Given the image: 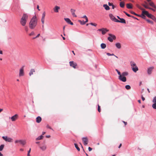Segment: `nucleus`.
I'll return each mask as SVG.
<instances>
[{
	"instance_id": "nucleus-58",
	"label": "nucleus",
	"mask_w": 156,
	"mask_h": 156,
	"mask_svg": "<svg viewBox=\"0 0 156 156\" xmlns=\"http://www.w3.org/2000/svg\"><path fill=\"white\" fill-rule=\"evenodd\" d=\"M153 17H152L151 18H150L152 19L153 20H154V19H155V16H153Z\"/></svg>"
},
{
	"instance_id": "nucleus-59",
	"label": "nucleus",
	"mask_w": 156,
	"mask_h": 156,
	"mask_svg": "<svg viewBox=\"0 0 156 156\" xmlns=\"http://www.w3.org/2000/svg\"><path fill=\"white\" fill-rule=\"evenodd\" d=\"M82 17L83 18H85V19L87 18V16L86 15L83 16Z\"/></svg>"
},
{
	"instance_id": "nucleus-24",
	"label": "nucleus",
	"mask_w": 156,
	"mask_h": 156,
	"mask_svg": "<svg viewBox=\"0 0 156 156\" xmlns=\"http://www.w3.org/2000/svg\"><path fill=\"white\" fill-rule=\"evenodd\" d=\"M103 7H104L105 9L106 10H109L110 8L108 6L107 4H104L103 5Z\"/></svg>"
},
{
	"instance_id": "nucleus-23",
	"label": "nucleus",
	"mask_w": 156,
	"mask_h": 156,
	"mask_svg": "<svg viewBox=\"0 0 156 156\" xmlns=\"http://www.w3.org/2000/svg\"><path fill=\"white\" fill-rule=\"evenodd\" d=\"M132 69L133 71L135 73L138 70V68L136 66L132 68Z\"/></svg>"
},
{
	"instance_id": "nucleus-15",
	"label": "nucleus",
	"mask_w": 156,
	"mask_h": 156,
	"mask_svg": "<svg viewBox=\"0 0 156 156\" xmlns=\"http://www.w3.org/2000/svg\"><path fill=\"white\" fill-rule=\"evenodd\" d=\"M45 16V12H44L43 13L42 16V18L41 19V21L42 22V23L43 24H44V18Z\"/></svg>"
},
{
	"instance_id": "nucleus-11",
	"label": "nucleus",
	"mask_w": 156,
	"mask_h": 156,
	"mask_svg": "<svg viewBox=\"0 0 156 156\" xmlns=\"http://www.w3.org/2000/svg\"><path fill=\"white\" fill-rule=\"evenodd\" d=\"M82 140L84 145L86 146L87 144L88 141L87 137H83Z\"/></svg>"
},
{
	"instance_id": "nucleus-5",
	"label": "nucleus",
	"mask_w": 156,
	"mask_h": 156,
	"mask_svg": "<svg viewBox=\"0 0 156 156\" xmlns=\"http://www.w3.org/2000/svg\"><path fill=\"white\" fill-rule=\"evenodd\" d=\"M97 31L101 32L102 34L103 35L105 34L107 32L109 31V30L106 28H102L101 29H98Z\"/></svg>"
},
{
	"instance_id": "nucleus-39",
	"label": "nucleus",
	"mask_w": 156,
	"mask_h": 156,
	"mask_svg": "<svg viewBox=\"0 0 156 156\" xmlns=\"http://www.w3.org/2000/svg\"><path fill=\"white\" fill-rule=\"evenodd\" d=\"M146 21L148 22V23H151V24H154V22L151 21V20H150L148 19H147L146 20Z\"/></svg>"
},
{
	"instance_id": "nucleus-32",
	"label": "nucleus",
	"mask_w": 156,
	"mask_h": 156,
	"mask_svg": "<svg viewBox=\"0 0 156 156\" xmlns=\"http://www.w3.org/2000/svg\"><path fill=\"white\" fill-rule=\"evenodd\" d=\"M125 3L124 2H121L120 3V6L122 8H124V7Z\"/></svg>"
},
{
	"instance_id": "nucleus-48",
	"label": "nucleus",
	"mask_w": 156,
	"mask_h": 156,
	"mask_svg": "<svg viewBox=\"0 0 156 156\" xmlns=\"http://www.w3.org/2000/svg\"><path fill=\"white\" fill-rule=\"evenodd\" d=\"M98 111L99 112H101L100 106L99 105H98Z\"/></svg>"
},
{
	"instance_id": "nucleus-8",
	"label": "nucleus",
	"mask_w": 156,
	"mask_h": 156,
	"mask_svg": "<svg viewBox=\"0 0 156 156\" xmlns=\"http://www.w3.org/2000/svg\"><path fill=\"white\" fill-rule=\"evenodd\" d=\"M2 138L7 142H11L12 141V139L10 137H8L7 136H3Z\"/></svg>"
},
{
	"instance_id": "nucleus-20",
	"label": "nucleus",
	"mask_w": 156,
	"mask_h": 156,
	"mask_svg": "<svg viewBox=\"0 0 156 156\" xmlns=\"http://www.w3.org/2000/svg\"><path fill=\"white\" fill-rule=\"evenodd\" d=\"M41 120V118L40 116H38L36 118V121L38 123H40Z\"/></svg>"
},
{
	"instance_id": "nucleus-35",
	"label": "nucleus",
	"mask_w": 156,
	"mask_h": 156,
	"mask_svg": "<svg viewBox=\"0 0 156 156\" xmlns=\"http://www.w3.org/2000/svg\"><path fill=\"white\" fill-rule=\"evenodd\" d=\"M108 5L109 6H112V9H113L115 8V7L114 5L112 3H111L109 2L108 3Z\"/></svg>"
},
{
	"instance_id": "nucleus-64",
	"label": "nucleus",
	"mask_w": 156,
	"mask_h": 156,
	"mask_svg": "<svg viewBox=\"0 0 156 156\" xmlns=\"http://www.w3.org/2000/svg\"><path fill=\"white\" fill-rule=\"evenodd\" d=\"M121 146H122V144H120V145H119V146L118 147V148H120V147Z\"/></svg>"
},
{
	"instance_id": "nucleus-46",
	"label": "nucleus",
	"mask_w": 156,
	"mask_h": 156,
	"mask_svg": "<svg viewBox=\"0 0 156 156\" xmlns=\"http://www.w3.org/2000/svg\"><path fill=\"white\" fill-rule=\"evenodd\" d=\"M24 29H25V31L27 32L28 31V27H24Z\"/></svg>"
},
{
	"instance_id": "nucleus-54",
	"label": "nucleus",
	"mask_w": 156,
	"mask_h": 156,
	"mask_svg": "<svg viewBox=\"0 0 156 156\" xmlns=\"http://www.w3.org/2000/svg\"><path fill=\"white\" fill-rule=\"evenodd\" d=\"M141 98H142V101H144L145 100L144 98V97L142 96Z\"/></svg>"
},
{
	"instance_id": "nucleus-21",
	"label": "nucleus",
	"mask_w": 156,
	"mask_h": 156,
	"mask_svg": "<svg viewBox=\"0 0 156 156\" xmlns=\"http://www.w3.org/2000/svg\"><path fill=\"white\" fill-rule=\"evenodd\" d=\"M60 9V7L57 6H55L54 8V11L55 12H58V10Z\"/></svg>"
},
{
	"instance_id": "nucleus-13",
	"label": "nucleus",
	"mask_w": 156,
	"mask_h": 156,
	"mask_svg": "<svg viewBox=\"0 0 156 156\" xmlns=\"http://www.w3.org/2000/svg\"><path fill=\"white\" fill-rule=\"evenodd\" d=\"M119 79L120 81L123 82H125L126 81V78L125 76H122V75L119 76Z\"/></svg>"
},
{
	"instance_id": "nucleus-27",
	"label": "nucleus",
	"mask_w": 156,
	"mask_h": 156,
	"mask_svg": "<svg viewBox=\"0 0 156 156\" xmlns=\"http://www.w3.org/2000/svg\"><path fill=\"white\" fill-rule=\"evenodd\" d=\"M106 44L105 43H102L101 44V47L102 49H105L106 47Z\"/></svg>"
},
{
	"instance_id": "nucleus-60",
	"label": "nucleus",
	"mask_w": 156,
	"mask_h": 156,
	"mask_svg": "<svg viewBox=\"0 0 156 156\" xmlns=\"http://www.w3.org/2000/svg\"><path fill=\"white\" fill-rule=\"evenodd\" d=\"M30 151H31V149L30 148V150L28 151L27 154H30Z\"/></svg>"
},
{
	"instance_id": "nucleus-61",
	"label": "nucleus",
	"mask_w": 156,
	"mask_h": 156,
	"mask_svg": "<svg viewBox=\"0 0 156 156\" xmlns=\"http://www.w3.org/2000/svg\"><path fill=\"white\" fill-rule=\"evenodd\" d=\"M37 9H38L39 11H40V10L39 9V6L37 5Z\"/></svg>"
},
{
	"instance_id": "nucleus-47",
	"label": "nucleus",
	"mask_w": 156,
	"mask_h": 156,
	"mask_svg": "<svg viewBox=\"0 0 156 156\" xmlns=\"http://www.w3.org/2000/svg\"><path fill=\"white\" fill-rule=\"evenodd\" d=\"M34 35V32H32L30 34H29V35L30 36H32Z\"/></svg>"
},
{
	"instance_id": "nucleus-18",
	"label": "nucleus",
	"mask_w": 156,
	"mask_h": 156,
	"mask_svg": "<svg viewBox=\"0 0 156 156\" xmlns=\"http://www.w3.org/2000/svg\"><path fill=\"white\" fill-rule=\"evenodd\" d=\"M75 10L71 9H70L71 12L72 13V14L73 16L75 17H76L77 16L75 14Z\"/></svg>"
},
{
	"instance_id": "nucleus-56",
	"label": "nucleus",
	"mask_w": 156,
	"mask_h": 156,
	"mask_svg": "<svg viewBox=\"0 0 156 156\" xmlns=\"http://www.w3.org/2000/svg\"><path fill=\"white\" fill-rule=\"evenodd\" d=\"M106 55L108 56H111V54L108 52L106 53Z\"/></svg>"
},
{
	"instance_id": "nucleus-17",
	"label": "nucleus",
	"mask_w": 156,
	"mask_h": 156,
	"mask_svg": "<svg viewBox=\"0 0 156 156\" xmlns=\"http://www.w3.org/2000/svg\"><path fill=\"white\" fill-rule=\"evenodd\" d=\"M18 116V115L17 114H16L13 116H12L11 118L12 121H15L16 119L17 118Z\"/></svg>"
},
{
	"instance_id": "nucleus-3",
	"label": "nucleus",
	"mask_w": 156,
	"mask_h": 156,
	"mask_svg": "<svg viewBox=\"0 0 156 156\" xmlns=\"http://www.w3.org/2000/svg\"><path fill=\"white\" fill-rule=\"evenodd\" d=\"M140 9H141V10L143 11V13H145V15H146L148 17L151 18V17H153V15L152 14L149 13V12L147 11H145L144 10V9L143 8H139Z\"/></svg>"
},
{
	"instance_id": "nucleus-50",
	"label": "nucleus",
	"mask_w": 156,
	"mask_h": 156,
	"mask_svg": "<svg viewBox=\"0 0 156 156\" xmlns=\"http://www.w3.org/2000/svg\"><path fill=\"white\" fill-rule=\"evenodd\" d=\"M142 5L145 8L147 9H148V6H147V5H146L144 4H143Z\"/></svg>"
},
{
	"instance_id": "nucleus-12",
	"label": "nucleus",
	"mask_w": 156,
	"mask_h": 156,
	"mask_svg": "<svg viewBox=\"0 0 156 156\" xmlns=\"http://www.w3.org/2000/svg\"><path fill=\"white\" fill-rule=\"evenodd\" d=\"M70 66L75 69L77 66V64L76 62H74L73 61H70L69 62Z\"/></svg>"
},
{
	"instance_id": "nucleus-26",
	"label": "nucleus",
	"mask_w": 156,
	"mask_h": 156,
	"mask_svg": "<svg viewBox=\"0 0 156 156\" xmlns=\"http://www.w3.org/2000/svg\"><path fill=\"white\" fill-rule=\"evenodd\" d=\"M116 47L118 49H120L121 48V45L119 43H117L115 44Z\"/></svg>"
},
{
	"instance_id": "nucleus-28",
	"label": "nucleus",
	"mask_w": 156,
	"mask_h": 156,
	"mask_svg": "<svg viewBox=\"0 0 156 156\" xmlns=\"http://www.w3.org/2000/svg\"><path fill=\"white\" fill-rule=\"evenodd\" d=\"M35 72V70L34 69H31L29 73V75L30 76L31 75H33V72Z\"/></svg>"
},
{
	"instance_id": "nucleus-49",
	"label": "nucleus",
	"mask_w": 156,
	"mask_h": 156,
	"mask_svg": "<svg viewBox=\"0 0 156 156\" xmlns=\"http://www.w3.org/2000/svg\"><path fill=\"white\" fill-rule=\"evenodd\" d=\"M142 5L145 8L147 9H148V6H147V5H146L144 4H143Z\"/></svg>"
},
{
	"instance_id": "nucleus-6",
	"label": "nucleus",
	"mask_w": 156,
	"mask_h": 156,
	"mask_svg": "<svg viewBox=\"0 0 156 156\" xmlns=\"http://www.w3.org/2000/svg\"><path fill=\"white\" fill-rule=\"evenodd\" d=\"M24 66H22L21 68L20 69L19 76H23L24 74Z\"/></svg>"
},
{
	"instance_id": "nucleus-36",
	"label": "nucleus",
	"mask_w": 156,
	"mask_h": 156,
	"mask_svg": "<svg viewBox=\"0 0 156 156\" xmlns=\"http://www.w3.org/2000/svg\"><path fill=\"white\" fill-rule=\"evenodd\" d=\"M78 21L81 24L83 25L85 24L86 23H85V22L83 21H81V20H78Z\"/></svg>"
},
{
	"instance_id": "nucleus-43",
	"label": "nucleus",
	"mask_w": 156,
	"mask_h": 156,
	"mask_svg": "<svg viewBox=\"0 0 156 156\" xmlns=\"http://www.w3.org/2000/svg\"><path fill=\"white\" fill-rule=\"evenodd\" d=\"M91 25L94 26V27H96L97 25V24L94 23H90Z\"/></svg>"
},
{
	"instance_id": "nucleus-62",
	"label": "nucleus",
	"mask_w": 156,
	"mask_h": 156,
	"mask_svg": "<svg viewBox=\"0 0 156 156\" xmlns=\"http://www.w3.org/2000/svg\"><path fill=\"white\" fill-rule=\"evenodd\" d=\"M46 137L47 138H49L50 137V135H46Z\"/></svg>"
},
{
	"instance_id": "nucleus-4",
	"label": "nucleus",
	"mask_w": 156,
	"mask_h": 156,
	"mask_svg": "<svg viewBox=\"0 0 156 156\" xmlns=\"http://www.w3.org/2000/svg\"><path fill=\"white\" fill-rule=\"evenodd\" d=\"M108 35L109 36L108 37V40L110 42H112L113 40L116 39V37L115 35L111 34H109Z\"/></svg>"
},
{
	"instance_id": "nucleus-10",
	"label": "nucleus",
	"mask_w": 156,
	"mask_h": 156,
	"mask_svg": "<svg viewBox=\"0 0 156 156\" xmlns=\"http://www.w3.org/2000/svg\"><path fill=\"white\" fill-rule=\"evenodd\" d=\"M15 143H20V144L24 145L26 144V142L25 140H16L15 141Z\"/></svg>"
},
{
	"instance_id": "nucleus-19",
	"label": "nucleus",
	"mask_w": 156,
	"mask_h": 156,
	"mask_svg": "<svg viewBox=\"0 0 156 156\" xmlns=\"http://www.w3.org/2000/svg\"><path fill=\"white\" fill-rule=\"evenodd\" d=\"M147 1L149 2V5L151 6L153 8L155 7V5H154V3L152 2H150L151 0H147Z\"/></svg>"
},
{
	"instance_id": "nucleus-40",
	"label": "nucleus",
	"mask_w": 156,
	"mask_h": 156,
	"mask_svg": "<svg viewBox=\"0 0 156 156\" xmlns=\"http://www.w3.org/2000/svg\"><path fill=\"white\" fill-rule=\"evenodd\" d=\"M127 90H129L131 88V87L129 85H126L125 86Z\"/></svg>"
},
{
	"instance_id": "nucleus-41",
	"label": "nucleus",
	"mask_w": 156,
	"mask_h": 156,
	"mask_svg": "<svg viewBox=\"0 0 156 156\" xmlns=\"http://www.w3.org/2000/svg\"><path fill=\"white\" fill-rule=\"evenodd\" d=\"M152 108L154 109H156V103H154L152 105Z\"/></svg>"
},
{
	"instance_id": "nucleus-7",
	"label": "nucleus",
	"mask_w": 156,
	"mask_h": 156,
	"mask_svg": "<svg viewBox=\"0 0 156 156\" xmlns=\"http://www.w3.org/2000/svg\"><path fill=\"white\" fill-rule=\"evenodd\" d=\"M154 69V67L153 66L148 68L147 70V74L149 75H151Z\"/></svg>"
},
{
	"instance_id": "nucleus-31",
	"label": "nucleus",
	"mask_w": 156,
	"mask_h": 156,
	"mask_svg": "<svg viewBox=\"0 0 156 156\" xmlns=\"http://www.w3.org/2000/svg\"><path fill=\"white\" fill-rule=\"evenodd\" d=\"M145 13H143V11L142 12V13L141 14V16L140 15V16H139L140 17H141L142 18L145 19L146 18V17L145 16Z\"/></svg>"
},
{
	"instance_id": "nucleus-52",
	"label": "nucleus",
	"mask_w": 156,
	"mask_h": 156,
	"mask_svg": "<svg viewBox=\"0 0 156 156\" xmlns=\"http://www.w3.org/2000/svg\"><path fill=\"white\" fill-rule=\"evenodd\" d=\"M88 149L89 151H90L92 150V148H91L90 147H89L88 148Z\"/></svg>"
},
{
	"instance_id": "nucleus-29",
	"label": "nucleus",
	"mask_w": 156,
	"mask_h": 156,
	"mask_svg": "<svg viewBox=\"0 0 156 156\" xmlns=\"http://www.w3.org/2000/svg\"><path fill=\"white\" fill-rule=\"evenodd\" d=\"M130 64L132 68L134 66H136V63L134 62L131 61L130 62Z\"/></svg>"
},
{
	"instance_id": "nucleus-14",
	"label": "nucleus",
	"mask_w": 156,
	"mask_h": 156,
	"mask_svg": "<svg viewBox=\"0 0 156 156\" xmlns=\"http://www.w3.org/2000/svg\"><path fill=\"white\" fill-rule=\"evenodd\" d=\"M64 20L66 21V22L67 23H68L72 25H73V23L71 22V21L69 18H65Z\"/></svg>"
},
{
	"instance_id": "nucleus-53",
	"label": "nucleus",
	"mask_w": 156,
	"mask_h": 156,
	"mask_svg": "<svg viewBox=\"0 0 156 156\" xmlns=\"http://www.w3.org/2000/svg\"><path fill=\"white\" fill-rule=\"evenodd\" d=\"M85 19H86V21H85L84 22H85V23H86L88 22V19L87 18H86Z\"/></svg>"
},
{
	"instance_id": "nucleus-22",
	"label": "nucleus",
	"mask_w": 156,
	"mask_h": 156,
	"mask_svg": "<svg viewBox=\"0 0 156 156\" xmlns=\"http://www.w3.org/2000/svg\"><path fill=\"white\" fill-rule=\"evenodd\" d=\"M126 7L128 9H131L133 7L131 4L127 3L126 4Z\"/></svg>"
},
{
	"instance_id": "nucleus-34",
	"label": "nucleus",
	"mask_w": 156,
	"mask_h": 156,
	"mask_svg": "<svg viewBox=\"0 0 156 156\" xmlns=\"http://www.w3.org/2000/svg\"><path fill=\"white\" fill-rule=\"evenodd\" d=\"M74 145H75V147L77 149V150L78 151H80V148L78 147V145L76 144V143H75L74 144Z\"/></svg>"
},
{
	"instance_id": "nucleus-30",
	"label": "nucleus",
	"mask_w": 156,
	"mask_h": 156,
	"mask_svg": "<svg viewBox=\"0 0 156 156\" xmlns=\"http://www.w3.org/2000/svg\"><path fill=\"white\" fill-rule=\"evenodd\" d=\"M43 137V136H42V135H41L39 136L36 139V140H41L42 139Z\"/></svg>"
},
{
	"instance_id": "nucleus-42",
	"label": "nucleus",
	"mask_w": 156,
	"mask_h": 156,
	"mask_svg": "<svg viewBox=\"0 0 156 156\" xmlns=\"http://www.w3.org/2000/svg\"><path fill=\"white\" fill-rule=\"evenodd\" d=\"M152 102L154 103H156V97H154L153 99Z\"/></svg>"
},
{
	"instance_id": "nucleus-16",
	"label": "nucleus",
	"mask_w": 156,
	"mask_h": 156,
	"mask_svg": "<svg viewBox=\"0 0 156 156\" xmlns=\"http://www.w3.org/2000/svg\"><path fill=\"white\" fill-rule=\"evenodd\" d=\"M120 20H118L117 21V22L118 23H126V21L123 18H121L120 19Z\"/></svg>"
},
{
	"instance_id": "nucleus-51",
	"label": "nucleus",
	"mask_w": 156,
	"mask_h": 156,
	"mask_svg": "<svg viewBox=\"0 0 156 156\" xmlns=\"http://www.w3.org/2000/svg\"><path fill=\"white\" fill-rule=\"evenodd\" d=\"M47 127L48 128H49L50 129L53 130V129L51 128V127H50V126H49L48 125L47 126Z\"/></svg>"
},
{
	"instance_id": "nucleus-63",
	"label": "nucleus",
	"mask_w": 156,
	"mask_h": 156,
	"mask_svg": "<svg viewBox=\"0 0 156 156\" xmlns=\"http://www.w3.org/2000/svg\"><path fill=\"white\" fill-rule=\"evenodd\" d=\"M61 36L62 37L63 40H65V38L64 37H63L62 35H61Z\"/></svg>"
},
{
	"instance_id": "nucleus-2",
	"label": "nucleus",
	"mask_w": 156,
	"mask_h": 156,
	"mask_svg": "<svg viewBox=\"0 0 156 156\" xmlns=\"http://www.w3.org/2000/svg\"><path fill=\"white\" fill-rule=\"evenodd\" d=\"M28 19V15L26 13H24L20 20V23L23 26H25Z\"/></svg>"
},
{
	"instance_id": "nucleus-9",
	"label": "nucleus",
	"mask_w": 156,
	"mask_h": 156,
	"mask_svg": "<svg viewBox=\"0 0 156 156\" xmlns=\"http://www.w3.org/2000/svg\"><path fill=\"white\" fill-rule=\"evenodd\" d=\"M109 17L110 19L113 21L117 22V19L112 14H109Z\"/></svg>"
},
{
	"instance_id": "nucleus-38",
	"label": "nucleus",
	"mask_w": 156,
	"mask_h": 156,
	"mask_svg": "<svg viewBox=\"0 0 156 156\" xmlns=\"http://www.w3.org/2000/svg\"><path fill=\"white\" fill-rule=\"evenodd\" d=\"M130 12L131 14H134L136 16H140V15H138V14H136V13H135L133 11H131Z\"/></svg>"
},
{
	"instance_id": "nucleus-37",
	"label": "nucleus",
	"mask_w": 156,
	"mask_h": 156,
	"mask_svg": "<svg viewBox=\"0 0 156 156\" xmlns=\"http://www.w3.org/2000/svg\"><path fill=\"white\" fill-rule=\"evenodd\" d=\"M4 147V144H2L0 146V151H1L3 150Z\"/></svg>"
},
{
	"instance_id": "nucleus-33",
	"label": "nucleus",
	"mask_w": 156,
	"mask_h": 156,
	"mask_svg": "<svg viewBox=\"0 0 156 156\" xmlns=\"http://www.w3.org/2000/svg\"><path fill=\"white\" fill-rule=\"evenodd\" d=\"M40 148L43 151L45 150L46 149V146L45 145H43L42 146L40 147Z\"/></svg>"
},
{
	"instance_id": "nucleus-44",
	"label": "nucleus",
	"mask_w": 156,
	"mask_h": 156,
	"mask_svg": "<svg viewBox=\"0 0 156 156\" xmlns=\"http://www.w3.org/2000/svg\"><path fill=\"white\" fill-rule=\"evenodd\" d=\"M115 70L117 72V73H118V74L119 76H120V75H121V73L117 69H116Z\"/></svg>"
},
{
	"instance_id": "nucleus-1",
	"label": "nucleus",
	"mask_w": 156,
	"mask_h": 156,
	"mask_svg": "<svg viewBox=\"0 0 156 156\" xmlns=\"http://www.w3.org/2000/svg\"><path fill=\"white\" fill-rule=\"evenodd\" d=\"M37 20L36 16H34L31 19L29 23V28L31 29H34L37 25Z\"/></svg>"
},
{
	"instance_id": "nucleus-45",
	"label": "nucleus",
	"mask_w": 156,
	"mask_h": 156,
	"mask_svg": "<svg viewBox=\"0 0 156 156\" xmlns=\"http://www.w3.org/2000/svg\"><path fill=\"white\" fill-rule=\"evenodd\" d=\"M40 35V34H38L37 35V36H36L35 37H33L32 38V39H35V38L38 37H39V36Z\"/></svg>"
},
{
	"instance_id": "nucleus-55",
	"label": "nucleus",
	"mask_w": 156,
	"mask_h": 156,
	"mask_svg": "<svg viewBox=\"0 0 156 156\" xmlns=\"http://www.w3.org/2000/svg\"><path fill=\"white\" fill-rule=\"evenodd\" d=\"M123 122L124 123L125 126H126L127 124V122L124 121H123Z\"/></svg>"
},
{
	"instance_id": "nucleus-57",
	"label": "nucleus",
	"mask_w": 156,
	"mask_h": 156,
	"mask_svg": "<svg viewBox=\"0 0 156 156\" xmlns=\"http://www.w3.org/2000/svg\"><path fill=\"white\" fill-rule=\"evenodd\" d=\"M126 16H128V17H129L130 16V15L128 14L127 12L126 13Z\"/></svg>"
},
{
	"instance_id": "nucleus-25",
	"label": "nucleus",
	"mask_w": 156,
	"mask_h": 156,
	"mask_svg": "<svg viewBox=\"0 0 156 156\" xmlns=\"http://www.w3.org/2000/svg\"><path fill=\"white\" fill-rule=\"evenodd\" d=\"M121 75H122V76H126L128 75V72H122V74H121Z\"/></svg>"
}]
</instances>
